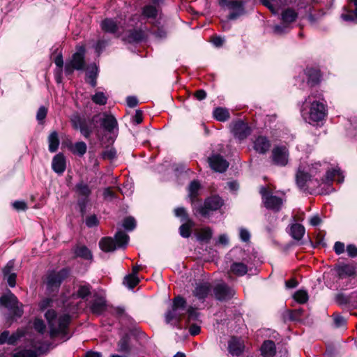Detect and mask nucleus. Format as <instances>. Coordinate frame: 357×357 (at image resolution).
Segmentation results:
<instances>
[{"instance_id": "nucleus-21", "label": "nucleus", "mask_w": 357, "mask_h": 357, "mask_svg": "<svg viewBox=\"0 0 357 357\" xmlns=\"http://www.w3.org/2000/svg\"><path fill=\"white\" fill-rule=\"evenodd\" d=\"M338 277L341 279L354 275L356 273V266L350 264H341L335 267Z\"/></svg>"}, {"instance_id": "nucleus-27", "label": "nucleus", "mask_w": 357, "mask_h": 357, "mask_svg": "<svg viewBox=\"0 0 357 357\" xmlns=\"http://www.w3.org/2000/svg\"><path fill=\"white\" fill-rule=\"evenodd\" d=\"M289 233L294 240L300 241L303 237L305 229L302 225L294 223L291 225Z\"/></svg>"}, {"instance_id": "nucleus-1", "label": "nucleus", "mask_w": 357, "mask_h": 357, "mask_svg": "<svg viewBox=\"0 0 357 357\" xmlns=\"http://www.w3.org/2000/svg\"><path fill=\"white\" fill-rule=\"evenodd\" d=\"M320 167V162H315L311 165L308 171L303 169L301 166L298 167L296 174V181L301 190L311 193L314 188L321 187L324 184L327 186L328 189L321 188L319 193L326 195L334 190L331 187L333 181L338 183H342L344 181V176L338 167L328 170L326 176L321 181L313 179L312 178L316 176Z\"/></svg>"}, {"instance_id": "nucleus-45", "label": "nucleus", "mask_w": 357, "mask_h": 357, "mask_svg": "<svg viewBox=\"0 0 357 357\" xmlns=\"http://www.w3.org/2000/svg\"><path fill=\"white\" fill-rule=\"evenodd\" d=\"M86 149H87V146H86V143L84 142H76L74 144L72 151L74 153L82 156L85 154V153L86 152Z\"/></svg>"}, {"instance_id": "nucleus-24", "label": "nucleus", "mask_w": 357, "mask_h": 357, "mask_svg": "<svg viewBox=\"0 0 357 357\" xmlns=\"http://www.w3.org/2000/svg\"><path fill=\"white\" fill-rule=\"evenodd\" d=\"M102 128L107 132H112L117 128V121L112 115L107 114H103V118L100 120Z\"/></svg>"}, {"instance_id": "nucleus-12", "label": "nucleus", "mask_w": 357, "mask_h": 357, "mask_svg": "<svg viewBox=\"0 0 357 357\" xmlns=\"http://www.w3.org/2000/svg\"><path fill=\"white\" fill-rule=\"evenodd\" d=\"M289 150L285 146H276L271 151L272 162L278 166L284 167L289 161Z\"/></svg>"}, {"instance_id": "nucleus-2", "label": "nucleus", "mask_w": 357, "mask_h": 357, "mask_svg": "<svg viewBox=\"0 0 357 357\" xmlns=\"http://www.w3.org/2000/svg\"><path fill=\"white\" fill-rule=\"evenodd\" d=\"M300 112L306 122L310 124L318 123L327 114L326 102L321 93H311L303 102Z\"/></svg>"}, {"instance_id": "nucleus-3", "label": "nucleus", "mask_w": 357, "mask_h": 357, "mask_svg": "<svg viewBox=\"0 0 357 357\" xmlns=\"http://www.w3.org/2000/svg\"><path fill=\"white\" fill-rule=\"evenodd\" d=\"M51 336L65 332L70 317L68 314H45Z\"/></svg>"}, {"instance_id": "nucleus-30", "label": "nucleus", "mask_w": 357, "mask_h": 357, "mask_svg": "<svg viewBox=\"0 0 357 357\" xmlns=\"http://www.w3.org/2000/svg\"><path fill=\"white\" fill-rule=\"evenodd\" d=\"M93 312L106 310V300L103 296H95L91 305Z\"/></svg>"}, {"instance_id": "nucleus-31", "label": "nucleus", "mask_w": 357, "mask_h": 357, "mask_svg": "<svg viewBox=\"0 0 357 357\" xmlns=\"http://www.w3.org/2000/svg\"><path fill=\"white\" fill-rule=\"evenodd\" d=\"M195 226L192 220L184 221L179 227V234L183 238H188L191 234V229Z\"/></svg>"}, {"instance_id": "nucleus-40", "label": "nucleus", "mask_w": 357, "mask_h": 357, "mask_svg": "<svg viewBox=\"0 0 357 357\" xmlns=\"http://www.w3.org/2000/svg\"><path fill=\"white\" fill-rule=\"evenodd\" d=\"M181 319V314H167L165 321L172 326H179V322Z\"/></svg>"}, {"instance_id": "nucleus-9", "label": "nucleus", "mask_w": 357, "mask_h": 357, "mask_svg": "<svg viewBox=\"0 0 357 357\" xmlns=\"http://www.w3.org/2000/svg\"><path fill=\"white\" fill-rule=\"evenodd\" d=\"M223 205V200L218 195L211 196L207 198L203 205L195 207V213L204 217L209 215L211 211L219 209Z\"/></svg>"}, {"instance_id": "nucleus-26", "label": "nucleus", "mask_w": 357, "mask_h": 357, "mask_svg": "<svg viewBox=\"0 0 357 357\" xmlns=\"http://www.w3.org/2000/svg\"><path fill=\"white\" fill-rule=\"evenodd\" d=\"M261 355L264 357H273L276 353V348L274 342L266 340L261 347Z\"/></svg>"}, {"instance_id": "nucleus-37", "label": "nucleus", "mask_w": 357, "mask_h": 357, "mask_svg": "<svg viewBox=\"0 0 357 357\" xmlns=\"http://www.w3.org/2000/svg\"><path fill=\"white\" fill-rule=\"evenodd\" d=\"M186 306V301L185 300L181 297V296H176L174 298L172 303V312H176L178 310H183L185 308Z\"/></svg>"}, {"instance_id": "nucleus-34", "label": "nucleus", "mask_w": 357, "mask_h": 357, "mask_svg": "<svg viewBox=\"0 0 357 357\" xmlns=\"http://www.w3.org/2000/svg\"><path fill=\"white\" fill-rule=\"evenodd\" d=\"M213 117L219 121H226L229 119V112L227 109L217 107L213 112Z\"/></svg>"}, {"instance_id": "nucleus-20", "label": "nucleus", "mask_w": 357, "mask_h": 357, "mask_svg": "<svg viewBox=\"0 0 357 357\" xmlns=\"http://www.w3.org/2000/svg\"><path fill=\"white\" fill-rule=\"evenodd\" d=\"M52 168L57 174H63L66 169V160L63 154L58 153L54 156L52 161Z\"/></svg>"}, {"instance_id": "nucleus-7", "label": "nucleus", "mask_w": 357, "mask_h": 357, "mask_svg": "<svg viewBox=\"0 0 357 357\" xmlns=\"http://www.w3.org/2000/svg\"><path fill=\"white\" fill-rule=\"evenodd\" d=\"M261 195L262 203L264 206L269 210L279 211L284 203V200L278 196L273 195L272 192L266 187L261 186L259 190Z\"/></svg>"}, {"instance_id": "nucleus-14", "label": "nucleus", "mask_w": 357, "mask_h": 357, "mask_svg": "<svg viewBox=\"0 0 357 357\" xmlns=\"http://www.w3.org/2000/svg\"><path fill=\"white\" fill-rule=\"evenodd\" d=\"M231 131L235 138L241 141L250 135L251 128L245 122L237 121L231 124Z\"/></svg>"}, {"instance_id": "nucleus-18", "label": "nucleus", "mask_w": 357, "mask_h": 357, "mask_svg": "<svg viewBox=\"0 0 357 357\" xmlns=\"http://www.w3.org/2000/svg\"><path fill=\"white\" fill-rule=\"evenodd\" d=\"M245 347L243 340L239 337H232L228 342L229 351L233 356H240Z\"/></svg>"}, {"instance_id": "nucleus-46", "label": "nucleus", "mask_w": 357, "mask_h": 357, "mask_svg": "<svg viewBox=\"0 0 357 357\" xmlns=\"http://www.w3.org/2000/svg\"><path fill=\"white\" fill-rule=\"evenodd\" d=\"M93 102L99 105H105L107 101V97L103 92H96L91 97Z\"/></svg>"}, {"instance_id": "nucleus-60", "label": "nucleus", "mask_w": 357, "mask_h": 357, "mask_svg": "<svg viewBox=\"0 0 357 357\" xmlns=\"http://www.w3.org/2000/svg\"><path fill=\"white\" fill-rule=\"evenodd\" d=\"M143 121V114L141 110H136L135 115L132 117V121L135 124H139Z\"/></svg>"}, {"instance_id": "nucleus-36", "label": "nucleus", "mask_w": 357, "mask_h": 357, "mask_svg": "<svg viewBox=\"0 0 357 357\" xmlns=\"http://www.w3.org/2000/svg\"><path fill=\"white\" fill-rule=\"evenodd\" d=\"M145 38V33L142 30H133L130 32L126 40L128 43L140 42Z\"/></svg>"}, {"instance_id": "nucleus-53", "label": "nucleus", "mask_w": 357, "mask_h": 357, "mask_svg": "<svg viewBox=\"0 0 357 357\" xmlns=\"http://www.w3.org/2000/svg\"><path fill=\"white\" fill-rule=\"evenodd\" d=\"M88 202L89 199L87 197H82L77 202V206L82 216L86 213V206Z\"/></svg>"}, {"instance_id": "nucleus-57", "label": "nucleus", "mask_w": 357, "mask_h": 357, "mask_svg": "<svg viewBox=\"0 0 357 357\" xmlns=\"http://www.w3.org/2000/svg\"><path fill=\"white\" fill-rule=\"evenodd\" d=\"M34 328L39 333H43L45 331V326L44 322L38 319H36L33 323Z\"/></svg>"}, {"instance_id": "nucleus-6", "label": "nucleus", "mask_w": 357, "mask_h": 357, "mask_svg": "<svg viewBox=\"0 0 357 357\" xmlns=\"http://www.w3.org/2000/svg\"><path fill=\"white\" fill-rule=\"evenodd\" d=\"M218 4L230 11L228 20H234L245 14L244 3L241 0H218Z\"/></svg>"}, {"instance_id": "nucleus-50", "label": "nucleus", "mask_w": 357, "mask_h": 357, "mask_svg": "<svg viewBox=\"0 0 357 357\" xmlns=\"http://www.w3.org/2000/svg\"><path fill=\"white\" fill-rule=\"evenodd\" d=\"M91 293L90 287L89 285H82L79 287L76 295L79 298H84Z\"/></svg>"}, {"instance_id": "nucleus-52", "label": "nucleus", "mask_w": 357, "mask_h": 357, "mask_svg": "<svg viewBox=\"0 0 357 357\" xmlns=\"http://www.w3.org/2000/svg\"><path fill=\"white\" fill-rule=\"evenodd\" d=\"M175 215L181 218V222L189 220L188 215L183 207H178L174 210Z\"/></svg>"}, {"instance_id": "nucleus-11", "label": "nucleus", "mask_w": 357, "mask_h": 357, "mask_svg": "<svg viewBox=\"0 0 357 357\" xmlns=\"http://www.w3.org/2000/svg\"><path fill=\"white\" fill-rule=\"evenodd\" d=\"M68 275V271L66 268H63L59 271L48 272L46 278L47 290L50 291L57 290Z\"/></svg>"}, {"instance_id": "nucleus-17", "label": "nucleus", "mask_w": 357, "mask_h": 357, "mask_svg": "<svg viewBox=\"0 0 357 357\" xmlns=\"http://www.w3.org/2000/svg\"><path fill=\"white\" fill-rule=\"evenodd\" d=\"M162 0H153L152 3L147 4L142 8V15L144 18L148 20H155L159 14V8L157 3Z\"/></svg>"}, {"instance_id": "nucleus-5", "label": "nucleus", "mask_w": 357, "mask_h": 357, "mask_svg": "<svg viewBox=\"0 0 357 357\" xmlns=\"http://www.w3.org/2000/svg\"><path fill=\"white\" fill-rule=\"evenodd\" d=\"M86 50L84 45L76 47V52L73 54L69 61L66 63L64 70L67 75H71L75 70H82L85 67L84 56Z\"/></svg>"}, {"instance_id": "nucleus-13", "label": "nucleus", "mask_w": 357, "mask_h": 357, "mask_svg": "<svg viewBox=\"0 0 357 357\" xmlns=\"http://www.w3.org/2000/svg\"><path fill=\"white\" fill-rule=\"evenodd\" d=\"M305 79H307L306 84L312 86L319 82L320 72L314 68H307L296 78V84L303 82Z\"/></svg>"}, {"instance_id": "nucleus-56", "label": "nucleus", "mask_w": 357, "mask_h": 357, "mask_svg": "<svg viewBox=\"0 0 357 357\" xmlns=\"http://www.w3.org/2000/svg\"><path fill=\"white\" fill-rule=\"evenodd\" d=\"M52 300L51 298H45L40 302L39 308L41 311H45L52 305Z\"/></svg>"}, {"instance_id": "nucleus-43", "label": "nucleus", "mask_w": 357, "mask_h": 357, "mask_svg": "<svg viewBox=\"0 0 357 357\" xmlns=\"http://www.w3.org/2000/svg\"><path fill=\"white\" fill-rule=\"evenodd\" d=\"M213 235V231L209 227H205L200 230L197 239L201 241H208Z\"/></svg>"}, {"instance_id": "nucleus-41", "label": "nucleus", "mask_w": 357, "mask_h": 357, "mask_svg": "<svg viewBox=\"0 0 357 357\" xmlns=\"http://www.w3.org/2000/svg\"><path fill=\"white\" fill-rule=\"evenodd\" d=\"M308 294L305 290L299 289L294 294V299L298 303L303 304L308 301Z\"/></svg>"}, {"instance_id": "nucleus-55", "label": "nucleus", "mask_w": 357, "mask_h": 357, "mask_svg": "<svg viewBox=\"0 0 357 357\" xmlns=\"http://www.w3.org/2000/svg\"><path fill=\"white\" fill-rule=\"evenodd\" d=\"M47 109L44 106H41L39 107L37 114L36 119L38 121H43L47 116Z\"/></svg>"}, {"instance_id": "nucleus-8", "label": "nucleus", "mask_w": 357, "mask_h": 357, "mask_svg": "<svg viewBox=\"0 0 357 357\" xmlns=\"http://www.w3.org/2000/svg\"><path fill=\"white\" fill-rule=\"evenodd\" d=\"M100 26L104 33L117 38L125 31V28L119 18H105L101 21Z\"/></svg>"}, {"instance_id": "nucleus-62", "label": "nucleus", "mask_w": 357, "mask_h": 357, "mask_svg": "<svg viewBox=\"0 0 357 357\" xmlns=\"http://www.w3.org/2000/svg\"><path fill=\"white\" fill-rule=\"evenodd\" d=\"M79 129L80 130V132L84 137L89 138L90 137L91 134V130L85 123L82 124Z\"/></svg>"}, {"instance_id": "nucleus-29", "label": "nucleus", "mask_w": 357, "mask_h": 357, "mask_svg": "<svg viewBox=\"0 0 357 357\" xmlns=\"http://www.w3.org/2000/svg\"><path fill=\"white\" fill-rule=\"evenodd\" d=\"M75 191L79 196H82L83 197L89 198L90 195L91 194V188L87 183H84L83 181H79L75 185Z\"/></svg>"}, {"instance_id": "nucleus-47", "label": "nucleus", "mask_w": 357, "mask_h": 357, "mask_svg": "<svg viewBox=\"0 0 357 357\" xmlns=\"http://www.w3.org/2000/svg\"><path fill=\"white\" fill-rule=\"evenodd\" d=\"M119 351L127 352L129 351V337L127 334L123 335L118 343Z\"/></svg>"}, {"instance_id": "nucleus-35", "label": "nucleus", "mask_w": 357, "mask_h": 357, "mask_svg": "<svg viewBox=\"0 0 357 357\" xmlns=\"http://www.w3.org/2000/svg\"><path fill=\"white\" fill-rule=\"evenodd\" d=\"M49 151L51 153L55 152L59 145L58 133L56 131L52 132L48 137Z\"/></svg>"}, {"instance_id": "nucleus-51", "label": "nucleus", "mask_w": 357, "mask_h": 357, "mask_svg": "<svg viewBox=\"0 0 357 357\" xmlns=\"http://www.w3.org/2000/svg\"><path fill=\"white\" fill-rule=\"evenodd\" d=\"M36 351L24 349L14 354L13 357H36Z\"/></svg>"}, {"instance_id": "nucleus-64", "label": "nucleus", "mask_w": 357, "mask_h": 357, "mask_svg": "<svg viewBox=\"0 0 357 357\" xmlns=\"http://www.w3.org/2000/svg\"><path fill=\"white\" fill-rule=\"evenodd\" d=\"M347 252L348 255L351 257H357V248L353 244L347 245Z\"/></svg>"}, {"instance_id": "nucleus-61", "label": "nucleus", "mask_w": 357, "mask_h": 357, "mask_svg": "<svg viewBox=\"0 0 357 357\" xmlns=\"http://www.w3.org/2000/svg\"><path fill=\"white\" fill-rule=\"evenodd\" d=\"M73 126L75 129H79L84 122L79 116H75L71 119Z\"/></svg>"}, {"instance_id": "nucleus-42", "label": "nucleus", "mask_w": 357, "mask_h": 357, "mask_svg": "<svg viewBox=\"0 0 357 357\" xmlns=\"http://www.w3.org/2000/svg\"><path fill=\"white\" fill-rule=\"evenodd\" d=\"M291 29V26L284 24L282 22L281 24H276L273 26V33L277 36H280L287 33Z\"/></svg>"}, {"instance_id": "nucleus-33", "label": "nucleus", "mask_w": 357, "mask_h": 357, "mask_svg": "<svg viewBox=\"0 0 357 357\" xmlns=\"http://www.w3.org/2000/svg\"><path fill=\"white\" fill-rule=\"evenodd\" d=\"M97 74V66L96 65H91L86 72V82H89L93 87L96 86Z\"/></svg>"}, {"instance_id": "nucleus-10", "label": "nucleus", "mask_w": 357, "mask_h": 357, "mask_svg": "<svg viewBox=\"0 0 357 357\" xmlns=\"http://www.w3.org/2000/svg\"><path fill=\"white\" fill-rule=\"evenodd\" d=\"M0 307L10 312H22L24 305L10 291H8L0 297Z\"/></svg>"}, {"instance_id": "nucleus-58", "label": "nucleus", "mask_w": 357, "mask_h": 357, "mask_svg": "<svg viewBox=\"0 0 357 357\" xmlns=\"http://www.w3.org/2000/svg\"><path fill=\"white\" fill-rule=\"evenodd\" d=\"M239 236L242 241L248 242L250 238V234L249 231L245 228H240Z\"/></svg>"}, {"instance_id": "nucleus-25", "label": "nucleus", "mask_w": 357, "mask_h": 357, "mask_svg": "<svg viewBox=\"0 0 357 357\" xmlns=\"http://www.w3.org/2000/svg\"><path fill=\"white\" fill-rule=\"evenodd\" d=\"M261 1L273 14H277L278 10L287 3L285 0H261Z\"/></svg>"}, {"instance_id": "nucleus-38", "label": "nucleus", "mask_w": 357, "mask_h": 357, "mask_svg": "<svg viewBox=\"0 0 357 357\" xmlns=\"http://www.w3.org/2000/svg\"><path fill=\"white\" fill-rule=\"evenodd\" d=\"M75 255L77 257L83 258L86 260L92 259V254L91 251L86 246H79L75 250Z\"/></svg>"}, {"instance_id": "nucleus-48", "label": "nucleus", "mask_w": 357, "mask_h": 357, "mask_svg": "<svg viewBox=\"0 0 357 357\" xmlns=\"http://www.w3.org/2000/svg\"><path fill=\"white\" fill-rule=\"evenodd\" d=\"M109 42L106 40H98L97 43L93 45V48L95 52L97 53L98 56L102 53V52L105 49L107 46Z\"/></svg>"}, {"instance_id": "nucleus-39", "label": "nucleus", "mask_w": 357, "mask_h": 357, "mask_svg": "<svg viewBox=\"0 0 357 357\" xmlns=\"http://www.w3.org/2000/svg\"><path fill=\"white\" fill-rule=\"evenodd\" d=\"M200 188V184L197 181H192L188 187V196L191 199L192 202L198 195V192Z\"/></svg>"}, {"instance_id": "nucleus-28", "label": "nucleus", "mask_w": 357, "mask_h": 357, "mask_svg": "<svg viewBox=\"0 0 357 357\" xmlns=\"http://www.w3.org/2000/svg\"><path fill=\"white\" fill-rule=\"evenodd\" d=\"M298 13L292 8H287L282 12L281 20L284 24L291 26L297 18Z\"/></svg>"}, {"instance_id": "nucleus-44", "label": "nucleus", "mask_w": 357, "mask_h": 357, "mask_svg": "<svg viewBox=\"0 0 357 357\" xmlns=\"http://www.w3.org/2000/svg\"><path fill=\"white\" fill-rule=\"evenodd\" d=\"M139 282V280L137 275L135 274H130L126 277H125L123 283L128 288L133 289Z\"/></svg>"}, {"instance_id": "nucleus-23", "label": "nucleus", "mask_w": 357, "mask_h": 357, "mask_svg": "<svg viewBox=\"0 0 357 357\" xmlns=\"http://www.w3.org/2000/svg\"><path fill=\"white\" fill-rule=\"evenodd\" d=\"M22 335L23 334L20 331L10 335L9 331H5L0 334V344L7 343L10 345H14Z\"/></svg>"}, {"instance_id": "nucleus-54", "label": "nucleus", "mask_w": 357, "mask_h": 357, "mask_svg": "<svg viewBox=\"0 0 357 357\" xmlns=\"http://www.w3.org/2000/svg\"><path fill=\"white\" fill-rule=\"evenodd\" d=\"M98 220L95 215H90L86 218L85 223L88 227H93L98 225Z\"/></svg>"}, {"instance_id": "nucleus-22", "label": "nucleus", "mask_w": 357, "mask_h": 357, "mask_svg": "<svg viewBox=\"0 0 357 357\" xmlns=\"http://www.w3.org/2000/svg\"><path fill=\"white\" fill-rule=\"evenodd\" d=\"M254 149L260 154L266 153L271 147V142L264 136L257 137L253 142Z\"/></svg>"}, {"instance_id": "nucleus-59", "label": "nucleus", "mask_w": 357, "mask_h": 357, "mask_svg": "<svg viewBox=\"0 0 357 357\" xmlns=\"http://www.w3.org/2000/svg\"><path fill=\"white\" fill-rule=\"evenodd\" d=\"M12 205L17 211H25L27 208L26 203L24 201H15Z\"/></svg>"}, {"instance_id": "nucleus-16", "label": "nucleus", "mask_w": 357, "mask_h": 357, "mask_svg": "<svg viewBox=\"0 0 357 357\" xmlns=\"http://www.w3.org/2000/svg\"><path fill=\"white\" fill-rule=\"evenodd\" d=\"M210 167L218 172H224L229 167L228 162L220 155H213L208 158Z\"/></svg>"}, {"instance_id": "nucleus-49", "label": "nucleus", "mask_w": 357, "mask_h": 357, "mask_svg": "<svg viewBox=\"0 0 357 357\" xmlns=\"http://www.w3.org/2000/svg\"><path fill=\"white\" fill-rule=\"evenodd\" d=\"M123 227L127 231L133 230L136 227V221L135 218L132 217H128L125 218L123 222Z\"/></svg>"}, {"instance_id": "nucleus-4", "label": "nucleus", "mask_w": 357, "mask_h": 357, "mask_svg": "<svg viewBox=\"0 0 357 357\" xmlns=\"http://www.w3.org/2000/svg\"><path fill=\"white\" fill-rule=\"evenodd\" d=\"M115 240L111 237L102 238L99 242L100 249L106 252H112L118 248L126 247L129 241V236L123 231H118L115 236Z\"/></svg>"}, {"instance_id": "nucleus-19", "label": "nucleus", "mask_w": 357, "mask_h": 357, "mask_svg": "<svg viewBox=\"0 0 357 357\" xmlns=\"http://www.w3.org/2000/svg\"><path fill=\"white\" fill-rule=\"evenodd\" d=\"M211 291V285L206 282L197 283L193 295L199 300H204Z\"/></svg>"}, {"instance_id": "nucleus-63", "label": "nucleus", "mask_w": 357, "mask_h": 357, "mask_svg": "<svg viewBox=\"0 0 357 357\" xmlns=\"http://www.w3.org/2000/svg\"><path fill=\"white\" fill-rule=\"evenodd\" d=\"M119 190H120V192L123 195L130 196L133 192L132 185L131 184H128V183L125 185H123V188H120Z\"/></svg>"}, {"instance_id": "nucleus-32", "label": "nucleus", "mask_w": 357, "mask_h": 357, "mask_svg": "<svg viewBox=\"0 0 357 357\" xmlns=\"http://www.w3.org/2000/svg\"><path fill=\"white\" fill-rule=\"evenodd\" d=\"M230 271L238 276H243L247 273L248 267L242 262H234L231 264Z\"/></svg>"}, {"instance_id": "nucleus-15", "label": "nucleus", "mask_w": 357, "mask_h": 357, "mask_svg": "<svg viewBox=\"0 0 357 357\" xmlns=\"http://www.w3.org/2000/svg\"><path fill=\"white\" fill-rule=\"evenodd\" d=\"M213 294L217 300L222 301L232 298L235 294V290L225 283H220L215 286Z\"/></svg>"}]
</instances>
